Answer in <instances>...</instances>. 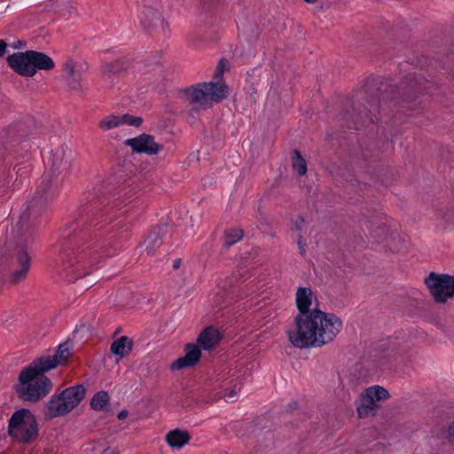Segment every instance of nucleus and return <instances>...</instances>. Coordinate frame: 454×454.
<instances>
[{
  "label": "nucleus",
  "instance_id": "nucleus-36",
  "mask_svg": "<svg viewBox=\"0 0 454 454\" xmlns=\"http://www.w3.org/2000/svg\"><path fill=\"white\" fill-rule=\"evenodd\" d=\"M128 414H129L128 411L122 410L121 411L119 412L117 418L121 420V419H126Z\"/></svg>",
  "mask_w": 454,
  "mask_h": 454
},
{
  "label": "nucleus",
  "instance_id": "nucleus-43",
  "mask_svg": "<svg viewBox=\"0 0 454 454\" xmlns=\"http://www.w3.org/2000/svg\"><path fill=\"white\" fill-rule=\"evenodd\" d=\"M120 331H121L120 329H117V330L115 331L114 334H115V335H116V334H118V333H120Z\"/></svg>",
  "mask_w": 454,
  "mask_h": 454
},
{
  "label": "nucleus",
  "instance_id": "nucleus-1",
  "mask_svg": "<svg viewBox=\"0 0 454 454\" xmlns=\"http://www.w3.org/2000/svg\"><path fill=\"white\" fill-rule=\"evenodd\" d=\"M366 87L370 93L366 99L369 106L362 103L352 104L349 109L340 114V121L348 129H358L366 123L373 122V116L380 110L387 114L388 109L411 111L419 108L420 95L431 93L434 83L421 74L412 73L395 85L386 79L373 78L368 81Z\"/></svg>",
  "mask_w": 454,
  "mask_h": 454
},
{
  "label": "nucleus",
  "instance_id": "nucleus-40",
  "mask_svg": "<svg viewBox=\"0 0 454 454\" xmlns=\"http://www.w3.org/2000/svg\"><path fill=\"white\" fill-rule=\"evenodd\" d=\"M76 334H78V330H77V329H75V330L74 331V333H73V335H74V336H75Z\"/></svg>",
  "mask_w": 454,
  "mask_h": 454
},
{
  "label": "nucleus",
  "instance_id": "nucleus-4",
  "mask_svg": "<svg viewBox=\"0 0 454 454\" xmlns=\"http://www.w3.org/2000/svg\"><path fill=\"white\" fill-rule=\"evenodd\" d=\"M182 93L192 106L191 112L199 113L227 98L228 87L221 82H200L184 89Z\"/></svg>",
  "mask_w": 454,
  "mask_h": 454
},
{
  "label": "nucleus",
  "instance_id": "nucleus-33",
  "mask_svg": "<svg viewBox=\"0 0 454 454\" xmlns=\"http://www.w3.org/2000/svg\"><path fill=\"white\" fill-rule=\"evenodd\" d=\"M304 223H305V220L301 215H298L294 220V223L295 229L298 230V231H301L302 229L303 225H304Z\"/></svg>",
  "mask_w": 454,
  "mask_h": 454
},
{
  "label": "nucleus",
  "instance_id": "nucleus-23",
  "mask_svg": "<svg viewBox=\"0 0 454 454\" xmlns=\"http://www.w3.org/2000/svg\"><path fill=\"white\" fill-rule=\"evenodd\" d=\"M67 151V148H65L64 146H59L56 148L54 151L51 152V155L49 157V163H51L53 168L58 169L64 164Z\"/></svg>",
  "mask_w": 454,
  "mask_h": 454
},
{
  "label": "nucleus",
  "instance_id": "nucleus-12",
  "mask_svg": "<svg viewBox=\"0 0 454 454\" xmlns=\"http://www.w3.org/2000/svg\"><path fill=\"white\" fill-rule=\"evenodd\" d=\"M200 348V347L199 345L194 343L186 344L184 348V356L173 361L170 364V369L173 371H179L184 368H190L196 365L201 357V351Z\"/></svg>",
  "mask_w": 454,
  "mask_h": 454
},
{
  "label": "nucleus",
  "instance_id": "nucleus-20",
  "mask_svg": "<svg viewBox=\"0 0 454 454\" xmlns=\"http://www.w3.org/2000/svg\"><path fill=\"white\" fill-rule=\"evenodd\" d=\"M378 409V404L366 394L361 395V403L357 406V414L360 419L366 418L369 415H373Z\"/></svg>",
  "mask_w": 454,
  "mask_h": 454
},
{
  "label": "nucleus",
  "instance_id": "nucleus-19",
  "mask_svg": "<svg viewBox=\"0 0 454 454\" xmlns=\"http://www.w3.org/2000/svg\"><path fill=\"white\" fill-rule=\"evenodd\" d=\"M191 436L188 432L178 428L171 430L166 435L168 444L172 448L180 449L189 442Z\"/></svg>",
  "mask_w": 454,
  "mask_h": 454
},
{
  "label": "nucleus",
  "instance_id": "nucleus-42",
  "mask_svg": "<svg viewBox=\"0 0 454 454\" xmlns=\"http://www.w3.org/2000/svg\"><path fill=\"white\" fill-rule=\"evenodd\" d=\"M96 281H93V283H90V286H93V285H95ZM89 285V283L87 282V286Z\"/></svg>",
  "mask_w": 454,
  "mask_h": 454
},
{
  "label": "nucleus",
  "instance_id": "nucleus-27",
  "mask_svg": "<svg viewBox=\"0 0 454 454\" xmlns=\"http://www.w3.org/2000/svg\"><path fill=\"white\" fill-rule=\"evenodd\" d=\"M258 451L273 446V434L270 432L261 433L258 439Z\"/></svg>",
  "mask_w": 454,
  "mask_h": 454
},
{
  "label": "nucleus",
  "instance_id": "nucleus-10",
  "mask_svg": "<svg viewBox=\"0 0 454 454\" xmlns=\"http://www.w3.org/2000/svg\"><path fill=\"white\" fill-rule=\"evenodd\" d=\"M359 221L362 227L367 229L370 234L376 239H381L387 233V220L381 216V214L365 210L361 213Z\"/></svg>",
  "mask_w": 454,
  "mask_h": 454
},
{
  "label": "nucleus",
  "instance_id": "nucleus-24",
  "mask_svg": "<svg viewBox=\"0 0 454 454\" xmlns=\"http://www.w3.org/2000/svg\"><path fill=\"white\" fill-rule=\"evenodd\" d=\"M292 161L294 170L296 171L299 176H304L307 172V163L298 150L293 151Z\"/></svg>",
  "mask_w": 454,
  "mask_h": 454
},
{
  "label": "nucleus",
  "instance_id": "nucleus-22",
  "mask_svg": "<svg viewBox=\"0 0 454 454\" xmlns=\"http://www.w3.org/2000/svg\"><path fill=\"white\" fill-rule=\"evenodd\" d=\"M109 403V395L106 391H99L90 400V407L95 411H106Z\"/></svg>",
  "mask_w": 454,
  "mask_h": 454
},
{
  "label": "nucleus",
  "instance_id": "nucleus-2",
  "mask_svg": "<svg viewBox=\"0 0 454 454\" xmlns=\"http://www.w3.org/2000/svg\"><path fill=\"white\" fill-rule=\"evenodd\" d=\"M313 292L309 287H299L296 292V305L299 314L294 318L295 325L288 330V339L296 348H321L331 343L342 328V321L333 313L318 309H309Z\"/></svg>",
  "mask_w": 454,
  "mask_h": 454
},
{
  "label": "nucleus",
  "instance_id": "nucleus-16",
  "mask_svg": "<svg viewBox=\"0 0 454 454\" xmlns=\"http://www.w3.org/2000/svg\"><path fill=\"white\" fill-rule=\"evenodd\" d=\"M17 260L19 268L15 270L11 276V281L15 284L26 278L30 268L31 262L30 256L25 250L19 252Z\"/></svg>",
  "mask_w": 454,
  "mask_h": 454
},
{
  "label": "nucleus",
  "instance_id": "nucleus-31",
  "mask_svg": "<svg viewBox=\"0 0 454 454\" xmlns=\"http://www.w3.org/2000/svg\"><path fill=\"white\" fill-rule=\"evenodd\" d=\"M229 68V61L225 59H222L215 70V78L217 80H221L225 69Z\"/></svg>",
  "mask_w": 454,
  "mask_h": 454
},
{
  "label": "nucleus",
  "instance_id": "nucleus-37",
  "mask_svg": "<svg viewBox=\"0 0 454 454\" xmlns=\"http://www.w3.org/2000/svg\"><path fill=\"white\" fill-rule=\"evenodd\" d=\"M107 452H109L110 454H120V452L117 449L106 448L104 450V454H106Z\"/></svg>",
  "mask_w": 454,
  "mask_h": 454
},
{
  "label": "nucleus",
  "instance_id": "nucleus-25",
  "mask_svg": "<svg viewBox=\"0 0 454 454\" xmlns=\"http://www.w3.org/2000/svg\"><path fill=\"white\" fill-rule=\"evenodd\" d=\"M365 394L371 395L375 402L386 399L389 396L388 391L380 386L368 387Z\"/></svg>",
  "mask_w": 454,
  "mask_h": 454
},
{
  "label": "nucleus",
  "instance_id": "nucleus-13",
  "mask_svg": "<svg viewBox=\"0 0 454 454\" xmlns=\"http://www.w3.org/2000/svg\"><path fill=\"white\" fill-rule=\"evenodd\" d=\"M140 20L145 28H161L162 30L165 28L164 20L155 7L145 4L140 13Z\"/></svg>",
  "mask_w": 454,
  "mask_h": 454
},
{
  "label": "nucleus",
  "instance_id": "nucleus-38",
  "mask_svg": "<svg viewBox=\"0 0 454 454\" xmlns=\"http://www.w3.org/2000/svg\"><path fill=\"white\" fill-rule=\"evenodd\" d=\"M180 262H181V260H180V259L176 260V261L174 262V265H173V267H174L175 269H178V268H179V266H180Z\"/></svg>",
  "mask_w": 454,
  "mask_h": 454
},
{
  "label": "nucleus",
  "instance_id": "nucleus-30",
  "mask_svg": "<svg viewBox=\"0 0 454 454\" xmlns=\"http://www.w3.org/2000/svg\"><path fill=\"white\" fill-rule=\"evenodd\" d=\"M123 123H126L129 126L140 127L143 123V118L139 116H133L129 114H125L122 115Z\"/></svg>",
  "mask_w": 454,
  "mask_h": 454
},
{
  "label": "nucleus",
  "instance_id": "nucleus-15",
  "mask_svg": "<svg viewBox=\"0 0 454 454\" xmlns=\"http://www.w3.org/2000/svg\"><path fill=\"white\" fill-rule=\"evenodd\" d=\"M221 340V335L214 326L206 327L198 336L197 343L204 350L215 348Z\"/></svg>",
  "mask_w": 454,
  "mask_h": 454
},
{
  "label": "nucleus",
  "instance_id": "nucleus-18",
  "mask_svg": "<svg viewBox=\"0 0 454 454\" xmlns=\"http://www.w3.org/2000/svg\"><path fill=\"white\" fill-rule=\"evenodd\" d=\"M133 345L132 339L128 336H121L112 342L110 350L114 355L123 358L132 351Z\"/></svg>",
  "mask_w": 454,
  "mask_h": 454
},
{
  "label": "nucleus",
  "instance_id": "nucleus-14",
  "mask_svg": "<svg viewBox=\"0 0 454 454\" xmlns=\"http://www.w3.org/2000/svg\"><path fill=\"white\" fill-rule=\"evenodd\" d=\"M168 234L166 226L155 227L145 240V251L148 255H154L156 250L162 245L163 239Z\"/></svg>",
  "mask_w": 454,
  "mask_h": 454
},
{
  "label": "nucleus",
  "instance_id": "nucleus-29",
  "mask_svg": "<svg viewBox=\"0 0 454 454\" xmlns=\"http://www.w3.org/2000/svg\"><path fill=\"white\" fill-rule=\"evenodd\" d=\"M54 185L52 182L51 181L50 177L48 176H44L37 189V194L40 195V197H43L46 195L48 192L51 193V189L53 188Z\"/></svg>",
  "mask_w": 454,
  "mask_h": 454
},
{
  "label": "nucleus",
  "instance_id": "nucleus-11",
  "mask_svg": "<svg viewBox=\"0 0 454 454\" xmlns=\"http://www.w3.org/2000/svg\"><path fill=\"white\" fill-rule=\"evenodd\" d=\"M72 342L67 340L64 343H61L58 347L57 352L52 356H43L36 360L42 365H44V370H52L57 366L66 364L70 356V349L72 348Z\"/></svg>",
  "mask_w": 454,
  "mask_h": 454
},
{
  "label": "nucleus",
  "instance_id": "nucleus-6",
  "mask_svg": "<svg viewBox=\"0 0 454 454\" xmlns=\"http://www.w3.org/2000/svg\"><path fill=\"white\" fill-rule=\"evenodd\" d=\"M38 423L27 409L16 411L9 419L8 433L11 438L23 444L34 442L38 436Z\"/></svg>",
  "mask_w": 454,
  "mask_h": 454
},
{
  "label": "nucleus",
  "instance_id": "nucleus-8",
  "mask_svg": "<svg viewBox=\"0 0 454 454\" xmlns=\"http://www.w3.org/2000/svg\"><path fill=\"white\" fill-rule=\"evenodd\" d=\"M429 294L436 303H445L454 297V276L431 271L424 279Z\"/></svg>",
  "mask_w": 454,
  "mask_h": 454
},
{
  "label": "nucleus",
  "instance_id": "nucleus-21",
  "mask_svg": "<svg viewBox=\"0 0 454 454\" xmlns=\"http://www.w3.org/2000/svg\"><path fill=\"white\" fill-rule=\"evenodd\" d=\"M244 236V231L239 228H230L225 230L223 234V246L230 247L241 240Z\"/></svg>",
  "mask_w": 454,
  "mask_h": 454
},
{
  "label": "nucleus",
  "instance_id": "nucleus-39",
  "mask_svg": "<svg viewBox=\"0 0 454 454\" xmlns=\"http://www.w3.org/2000/svg\"><path fill=\"white\" fill-rule=\"evenodd\" d=\"M82 270V263L80 264L79 268L74 269V270Z\"/></svg>",
  "mask_w": 454,
  "mask_h": 454
},
{
  "label": "nucleus",
  "instance_id": "nucleus-3",
  "mask_svg": "<svg viewBox=\"0 0 454 454\" xmlns=\"http://www.w3.org/2000/svg\"><path fill=\"white\" fill-rule=\"evenodd\" d=\"M50 370L35 359L23 369L19 377L20 384L17 392L25 401L37 402L46 396L52 389L51 380L45 375Z\"/></svg>",
  "mask_w": 454,
  "mask_h": 454
},
{
  "label": "nucleus",
  "instance_id": "nucleus-35",
  "mask_svg": "<svg viewBox=\"0 0 454 454\" xmlns=\"http://www.w3.org/2000/svg\"><path fill=\"white\" fill-rule=\"evenodd\" d=\"M7 44L4 43V41L0 40V57L4 55L5 52Z\"/></svg>",
  "mask_w": 454,
  "mask_h": 454
},
{
  "label": "nucleus",
  "instance_id": "nucleus-32",
  "mask_svg": "<svg viewBox=\"0 0 454 454\" xmlns=\"http://www.w3.org/2000/svg\"><path fill=\"white\" fill-rule=\"evenodd\" d=\"M297 245L299 247L300 254L304 257L306 254L307 242L306 239L301 235L298 237Z\"/></svg>",
  "mask_w": 454,
  "mask_h": 454
},
{
  "label": "nucleus",
  "instance_id": "nucleus-9",
  "mask_svg": "<svg viewBox=\"0 0 454 454\" xmlns=\"http://www.w3.org/2000/svg\"><path fill=\"white\" fill-rule=\"evenodd\" d=\"M124 145L130 146L132 151L137 153H145L147 155H156L163 150V145L155 141L153 136L143 133L137 137L129 138L124 141Z\"/></svg>",
  "mask_w": 454,
  "mask_h": 454
},
{
  "label": "nucleus",
  "instance_id": "nucleus-17",
  "mask_svg": "<svg viewBox=\"0 0 454 454\" xmlns=\"http://www.w3.org/2000/svg\"><path fill=\"white\" fill-rule=\"evenodd\" d=\"M128 61L125 59H115L112 62H106L100 66V73L108 77L112 78L119 76L122 72L128 68Z\"/></svg>",
  "mask_w": 454,
  "mask_h": 454
},
{
  "label": "nucleus",
  "instance_id": "nucleus-7",
  "mask_svg": "<svg viewBox=\"0 0 454 454\" xmlns=\"http://www.w3.org/2000/svg\"><path fill=\"white\" fill-rule=\"evenodd\" d=\"M9 66L23 76H33L39 70H51L54 62L46 54L35 51L17 52L7 58Z\"/></svg>",
  "mask_w": 454,
  "mask_h": 454
},
{
  "label": "nucleus",
  "instance_id": "nucleus-34",
  "mask_svg": "<svg viewBox=\"0 0 454 454\" xmlns=\"http://www.w3.org/2000/svg\"><path fill=\"white\" fill-rule=\"evenodd\" d=\"M241 387L239 386L238 388H237V386H234L233 388L230 389V390H226V393L224 394L225 396H227L228 398H232L234 397L238 392L240 390Z\"/></svg>",
  "mask_w": 454,
  "mask_h": 454
},
{
  "label": "nucleus",
  "instance_id": "nucleus-26",
  "mask_svg": "<svg viewBox=\"0 0 454 454\" xmlns=\"http://www.w3.org/2000/svg\"><path fill=\"white\" fill-rule=\"evenodd\" d=\"M123 124L122 115H110L106 116L100 121V127L106 129H111Z\"/></svg>",
  "mask_w": 454,
  "mask_h": 454
},
{
  "label": "nucleus",
  "instance_id": "nucleus-5",
  "mask_svg": "<svg viewBox=\"0 0 454 454\" xmlns=\"http://www.w3.org/2000/svg\"><path fill=\"white\" fill-rule=\"evenodd\" d=\"M85 397V387L82 384L67 387L53 395L43 408L47 419L61 417L71 412Z\"/></svg>",
  "mask_w": 454,
  "mask_h": 454
},
{
  "label": "nucleus",
  "instance_id": "nucleus-41",
  "mask_svg": "<svg viewBox=\"0 0 454 454\" xmlns=\"http://www.w3.org/2000/svg\"><path fill=\"white\" fill-rule=\"evenodd\" d=\"M304 1H305V2H307V3H314V2H316L317 0H304Z\"/></svg>",
  "mask_w": 454,
  "mask_h": 454
},
{
  "label": "nucleus",
  "instance_id": "nucleus-28",
  "mask_svg": "<svg viewBox=\"0 0 454 454\" xmlns=\"http://www.w3.org/2000/svg\"><path fill=\"white\" fill-rule=\"evenodd\" d=\"M65 71H66L67 74L68 75L67 81H68V84H69L70 88L72 90L77 89L76 82L74 78V74H75V64L72 60H69L66 63Z\"/></svg>",
  "mask_w": 454,
  "mask_h": 454
}]
</instances>
